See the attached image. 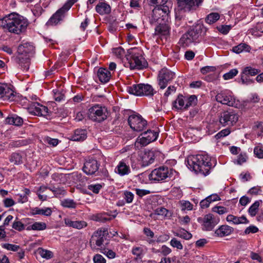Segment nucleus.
<instances>
[{
    "mask_svg": "<svg viewBox=\"0 0 263 263\" xmlns=\"http://www.w3.org/2000/svg\"><path fill=\"white\" fill-rule=\"evenodd\" d=\"M155 159L154 152L152 151L146 152L142 157V165L147 166L153 163Z\"/></svg>",
    "mask_w": 263,
    "mask_h": 263,
    "instance_id": "obj_25",
    "label": "nucleus"
},
{
    "mask_svg": "<svg viewBox=\"0 0 263 263\" xmlns=\"http://www.w3.org/2000/svg\"><path fill=\"white\" fill-rule=\"evenodd\" d=\"M200 221L203 223L202 229L205 231L212 230L219 222V220L211 214L205 215L203 218H199L198 221L200 222Z\"/></svg>",
    "mask_w": 263,
    "mask_h": 263,
    "instance_id": "obj_13",
    "label": "nucleus"
},
{
    "mask_svg": "<svg viewBox=\"0 0 263 263\" xmlns=\"http://www.w3.org/2000/svg\"><path fill=\"white\" fill-rule=\"evenodd\" d=\"M32 230L41 231L46 228V224L44 222H35L32 224Z\"/></svg>",
    "mask_w": 263,
    "mask_h": 263,
    "instance_id": "obj_45",
    "label": "nucleus"
},
{
    "mask_svg": "<svg viewBox=\"0 0 263 263\" xmlns=\"http://www.w3.org/2000/svg\"><path fill=\"white\" fill-rule=\"evenodd\" d=\"M94 263H106L105 258L99 254H96L93 257Z\"/></svg>",
    "mask_w": 263,
    "mask_h": 263,
    "instance_id": "obj_54",
    "label": "nucleus"
},
{
    "mask_svg": "<svg viewBox=\"0 0 263 263\" xmlns=\"http://www.w3.org/2000/svg\"><path fill=\"white\" fill-rule=\"evenodd\" d=\"M226 219L227 221L230 222H231L235 224H247L249 222V221L245 216L237 217L233 215H229Z\"/></svg>",
    "mask_w": 263,
    "mask_h": 263,
    "instance_id": "obj_26",
    "label": "nucleus"
},
{
    "mask_svg": "<svg viewBox=\"0 0 263 263\" xmlns=\"http://www.w3.org/2000/svg\"><path fill=\"white\" fill-rule=\"evenodd\" d=\"M2 246L4 249L13 251H17L20 248L19 246L10 243H4L2 245Z\"/></svg>",
    "mask_w": 263,
    "mask_h": 263,
    "instance_id": "obj_48",
    "label": "nucleus"
},
{
    "mask_svg": "<svg viewBox=\"0 0 263 263\" xmlns=\"http://www.w3.org/2000/svg\"><path fill=\"white\" fill-rule=\"evenodd\" d=\"M170 245L174 248H176L177 249L182 250L183 246L181 242L178 240L176 238H173L170 241Z\"/></svg>",
    "mask_w": 263,
    "mask_h": 263,
    "instance_id": "obj_49",
    "label": "nucleus"
},
{
    "mask_svg": "<svg viewBox=\"0 0 263 263\" xmlns=\"http://www.w3.org/2000/svg\"><path fill=\"white\" fill-rule=\"evenodd\" d=\"M102 187V185L100 184H90L88 186V189L95 194L99 193Z\"/></svg>",
    "mask_w": 263,
    "mask_h": 263,
    "instance_id": "obj_50",
    "label": "nucleus"
},
{
    "mask_svg": "<svg viewBox=\"0 0 263 263\" xmlns=\"http://www.w3.org/2000/svg\"><path fill=\"white\" fill-rule=\"evenodd\" d=\"M115 172L121 176L128 175L130 173L129 166L126 164L125 160H122L116 166Z\"/></svg>",
    "mask_w": 263,
    "mask_h": 263,
    "instance_id": "obj_20",
    "label": "nucleus"
},
{
    "mask_svg": "<svg viewBox=\"0 0 263 263\" xmlns=\"http://www.w3.org/2000/svg\"><path fill=\"white\" fill-rule=\"evenodd\" d=\"M197 102V97L195 95H192L187 99L186 104L184 107V109H187L189 107L194 106Z\"/></svg>",
    "mask_w": 263,
    "mask_h": 263,
    "instance_id": "obj_43",
    "label": "nucleus"
},
{
    "mask_svg": "<svg viewBox=\"0 0 263 263\" xmlns=\"http://www.w3.org/2000/svg\"><path fill=\"white\" fill-rule=\"evenodd\" d=\"M168 212V210L165 208L160 207L155 210V214L160 216H166Z\"/></svg>",
    "mask_w": 263,
    "mask_h": 263,
    "instance_id": "obj_51",
    "label": "nucleus"
},
{
    "mask_svg": "<svg viewBox=\"0 0 263 263\" xmlns=\"http://www.w3.org/2000/svg\"><path fill=\"white\" fill-rule=\"evenodd\" d=\"M114 53L118 57H121L125 53V51L122 47H118L113 49Z\"/></svg>",
    "mask_w": 263,
    "mask_h": 263,
    "instance_id": "obj_59",
    "label": "nucleus"
},
{
    "mask_svg": "<svg viewBox=\"0 0 263 263\" xmlns=\"http://www.w3.org/2000/svg\"><path fill=\"white\" fill-rule=\"evenodd\" d=\"M260 71L257 69L251 67H246L244 68L242 73L246 76H254L257 74Z\"/></svg>",
    "mask_w": 263,
    "mask_h": 263,
    "instance_id": "obj_41",
    "label": "nucleus"
},
{
    "mask_svg": "<svg viewBox=\"0 0 263 263\" xmlns=\"http://www.w3.org/2000/svg\"><path fill=\"white\" fill-rule=\"evenodd\" d=\"M216 69V68L214 66H207L201 68L200 71L202 74H205L210 72H214Z\"/></svg>",
    "mask_w": 263,
    "mask_h": 263,
    "instance_id": "obj_58",
    "label": "nucleus"
},
{
    "mask_svg": "<svg viewBox=\"0 0 263 263\" xmlns=\"http://www.w3.org/2000/svg\"><path fill=\"white\" fill-rule=\"evenodd\" d=\"M48 189L54 193L56 197H60L61 195L64 196L66 193L63 187H49Z\"/></svg>",
    "mask_w": 263,
    "mask_h": 263,
    "instance_id": "obj_42",
    "label": "nucleus"
},
{
    "mask_svg": "<svg viewBox=\"0 0 263 263\" xmlns=\"http://www.w3.org/2000/svg\"><path fill=\"white\" fill-rule=\"evenodd\" d=\"M251 49V47L249 45L246 43H240L237 46H235L233 47V52L236 53H240L242 51L249 52Z\"/></svg>",
    "mask_w": 263,
    "mask_h": 263,
    "instance_id": "obj_31",
    "label": "nucleus"
},
{
    "mask_svg": "<svg viewBox=\"0 0 263 263\" xmlns=\"http://www.w3.org/2000/svg\"><path fill=\"white\" fill-rule=\"evenodd\" d=\"M92 219L98 222H105L107 221H110L111 218L107 217L105 213H99L92 215Z\"/></svg>",
    "mask_w": 263,
    "mask_h": 263,
    "instance_id": "obj_33",
    "label": "nucleus"
},
{
    "mask_svg": "<svg viewBox=\"0 0 263 263\" xmlns=\"http://www.w3.org/2000/svg\"><path fill=\"white\" fill-rule=\"evenodd\" d=\"M109 114L107 108L96 105L88 109V117L93 121L100 123L106 120Z\"/></svg>",
    "mask_w": 263,
    "mask_h": 263,
    "instance_id": "obj_6",
    "label": "nucleus"
},
{
    "mask_svg": "<svg viewBox=\"0 0 263 263\" xmlns=\"http://www.w3.org/2000/svg\"><path fill=\"white\" fill-rule=\"evenodd\" d=\"M230 130L229 128H227L224 129H222L218 133H217L215 137L217 140L220 139V138L226 137L230 134Z\"/></svg>",
    "mask_w": 263,
    "mask_h": 263,
    "instance_id": "obj_47",
    "label": "nucleus"
},
{
    "mask_svg": "<svg viewBox=\"0 0 263 263\" xmlns=\"http://www.w3.org/2000/svg\"><path fill=\"white\" fill-rule=\"evenodd\" d=\"M108 235L107 229H100L93 233L90 243L91 244L92 241H95L96 245L98 247H101L104 241V238Z\"/></svg>",
    "mask_w": 263,
    "mask_h": 263,
    "instance_id": "obj_15",
    "label": "nucleus"
},
{
    "mask_svg": "<svg viewBox=\"0 0 263 263\" xmlns=\"http://www.w3.org/2000/svg\"><path fill=\"white\" fill-rule=\"evenodd\" d=\"M87 226V223L84 221H74L73 228L81 229Z\"/></svg>",
    "mask_w": 263,
    "mask_h": 263,
    "instance_id": "obj_56",
    "label": "nucleus"
},
{
    "mask_svg": "<svg viewBox=\"0 0 263 263\" xmlns=\"http://www.w3.org/2000/svg\"><path fill=\"white\" fill-rule=\"evenodd\" d=\"M158 136L156 132L151 130H147L141 134L136 141V144H140L142 146H146L151 142L155 141Z\"/></svg>",
    "mask_w": 263,
    "mask_h": 263,
    "instance_id": "obj_11",
    "label": "nucleus"
},
{
    "mask_svg": "<svg viewBox=\"0 0 263 263\" xmlns=\"http://www.w3.org/2000/svg\"><path fill=\"white\" fill-rule=\"evenodd\" d=\"M6 92H5V95L3 97V98H4V99H7L11 102L14 101L15 98V95L14 94V91L8 87L7 88H6Z\"/></svg>",
    "mask_w": 263,
    "mask_h": 263,
    "instance_id": "obj_39",
    "label": "nucleus"
},
{
    "mask_svg": "<svg viewBox=\"0 0 263 263\" xmlns=\"http://www.w3.org/2000/svg\"><path fill=\"white\" fill-rule=\"evenodd\" d=\"M181 206L182 210H191L193 208V205L188 201H181Z\"/></svg>",
    "mask_w": 263,
    "mask_h": 263,
    "instance_id": "obj_57",
    "label": "nucleus"
},
{
    "mask_svg": "<svg viewBox=\"0 0 263 263\" xmlns=\"http://www.w3.org/2000/svg\"><path fill=\"white\" fill-rule=\"evenodd\" d=\"M16 62L20 65L24 71H28L30 65V58L29 57L17 56L16 58Z\"/></svg>",
    "mask_w": 263,
    "mask_h": 263,
    "instance_id": "obj_27",
    "label": "nucleus"
},
{
    "mask_svg": "<svg viewBox=\"0 0 263 263\" xmlns=\"http://www.w3.org/2000/svg\"><path fill=\"white\" fill-rule=\"evenodd\" d=\"M233 228L228 225H222L215 231V234L219 237H224L231 234L233 231Z\"/></svg>",
    "mask_w": 263,
    "mask_h": 263,
    "instance_id": "obj_24",
    "label": "nucleus"
},
{
    "mask_svg": "<svg viewBox=\"0 0 263 263\" xmlns=\"http://www.w3.org/2000/svg\"><path fill=\"white\" fill-rule=\"evenodd\" d=\"M254 153L257 158L259 159L263 158V147L256 146L254 149Z\"/></svg>",
    "mask_w": 263,
    "mask_h": 263,
    "instance_id": "obj_52",
    "label": "nucleus"
},
{
    "mask_svg": "<svg viewBox=\"0 0 263 263\" xmlns=\"http://www.w3.org/2000/svg\"><path fill=\"white\" fill-rule=\"evenodd\" d=\"M174 234L176 236L183 238L185 240H189L192 237V234L184 229H180L174 232Z\"/></svg>",
    "mask_w": 263,
    "mask_h": 263,
    "instance_id": "obj_32",
    "label": "nucleus"
},
{
    "mask_svg": "<svg viewBox=\"0 0 263 263\" xmlns=\"http://www.w3.org/2000/svg\"><path fill=\"white\" fill-rule=\"evenodd\" d=\"M126 90L130 94L137 96H153L156 92L151 85L140 83L127 87Z\"/></svg>",
    "mask_w": 263,
    "mask_h": 263,
    "instance_id": "obj_5",
    "label": "nucleus"
},
{
    "mask_svg": "<svg viewBox=\"0 0 263 263\" xmlns=\"http://www.w3.org/2000/svg\"><path fill=\"white\" fill-rule=\"evenodd\" d=\"M216 164V160L212 159L207 154L192 156L187 159V165L190 170L204 176L209 174L212 167L215 166Z\"/></svg>",
    "mask_w": 263,
    "mask_h": 263,
    "instance_id": "obj_1",
    "label": "nucleus"
},
{
    "mask_svg": "<svg viewBox=\"0 0 263 263\" xmlns=\"http://www.w3.org/2000/svg\"><path fill=\"white\" fill-rule=\"evenodd\" d=\"M179 9L185 12L196 9L202 0H177Z\"/></svg>",
    "mask_w": 263,
    "mask_h": 263,
    "instance_id": "obj_12",
    "label": "nucleus"
},
{
    "mask_svg": "<svg viewBox=\"0 0 263 263\" xmlns=\"http://www.w3.org/2000/svg\"><path fill=\"white\" fill-rule=\"evenodd\" d=\"M238 120V115L233 110L222 112L219 117V123L223 126H233Z\"/></svg>",
    "mask_w": 263,
    "mask_h": 263,
    "instance_id": "obj_8",
    "label": "nucleus"
},
{
    "mask_svg": "<svg viewBox=\"0 0 263 263\" xmlns=\"http://www.w3.org/2000/svg\"><path fill=\"white\" fill-rule=\"evenodd\" d=\"M98 77L102 83L108 82L111 77V73L106 68H100L97 72Z\"/></svg>",
    "mask_w": 263,
    "mask_h": 263,
    "instance_id": "obj_22",
    "label": "nucleus"
},
{
    "mask_svg": "<svg viewBox=\"0 0 263 263\" xmlns=\"http://www.w3.org/2000/svg\"><path fill=\"white\" fill-rule=\"evenodd\" d=\"M52 213V211L49 208H46L45 209H39L38 208H35L32 210V214L33 215L35 214H40L45 215L46 216H49L51 215Z\"/></svg>",
    "mask_w": 263,
    "mask_h": 263,
    "instance_id": "obj_34",
    "label": "nucleus"
},
{
    "mask_svg": "<svg viewBox=\"0 0 263 263\" xmlns=\"http://www.w3.org/2000/svg\"><path fill=\"white\" fill-rule=\"evenodd\" d=\"M65 96L63 93L60 91L54 92V98L57 102H60L64 99Z\"/></svg>",
    "mask_w": 263,
    "mask_h": 263,
    "instance_id": "obj_64",
    "label": "nucleus"
},
{
    "mask_svg": "<svg viewBox=\"0 0 263 263\" xmlns=\"http://www.w3.org/2000/svg\"><path fill=\"white\" fill-rule=\"evenodd\" d=\"M128 53L129 54L126 55V67H129L131 69H142L147 66V63L140 52L132 49L131 51L128 50Z\"/></svg>",
    "mask_w": 263,
    "mask_h": 263,
    "instance_id": "obj_4",
    "label": "nucleus"
},
{
    "mask_svg": "<svg viewBox=\"0 0 263 263\" xmlns=\"http://www.w3.org/2000/svg\"><path fill=\"white\" fill-rule=\"evenodd\" d=\"M171 175L168 168L166 166H160L158 168L154 169L149 175V178L151 180L155 181H162Z\"/></svg>",
    "mask_w": 263,
    "mask_h": 263,
    "instance_id": "obj_10",
    "label": "nucleus"
},
{
    "mask_svg": "<svg viewBox=\"0 0 263 263\" xmlns=\"http://www.w3.org/2000/svg\"><path fill=\"white\" fill-rule=\"evenodd\" d=\"M259 231L258 228L254 226H250L247 227L245 230L244 233L246 234H249L250 233H256Z\"/></svg>",
    "mask_w": 263,
    "mask_h": 263,
    "instance_id": "obj_55",
    "label": "nucleus"
},
{
    "mask_svg": "<svg viewBox=\"0 0 263 263\" xmlns=\"http://www.w3.org/2000/svg\"><path fill=\"white\" fill-rule=\"evenodd\" d=\"M155 35L160 37H163L166 39V36L169 34L170 29L167 25L165 24H160L155 28Z\"/></svg>",
    "mask_w": 263,
    "mask_h": 263,
    "instance_id": "obj_21",
    "label": "nucleus"
},
{
    "mask_svg": "<svg viewBox=\"0 0 263 263\" xmlns=\"http://www.w3.org/2000/svg\"><path fill=\"white\" fill-rule=\"evenodd\" d=\"M86 130L77 129L74 130V134L70 136L69 139L74 141H82L86 139Z\"/></svg>",
    "mask_w": 263,
    "mask_h": 263,
    "instance_id": "obj_23",
    "label": "nucleus"
},
{
    "mask_svg": "<svg viewBox=\"0 0 263 263\" xmlns=\"http://www.w3.org/2000/svg\"><path fill=\"white\" fill-rule=\"evenodd\" d=\"M96 11L101 15L109 14L111 11L110 6L104 2H99L96 7Z\"/></svg>",
    "mask_w": 263,
    "mask_h": 263,
    "instance_id": "obj_28",
    "label": "nucleus"
},
{
    "mask_svg": "<svg viewBox=\"0 0 263 263\" xmlns=\"http://www.w3.org/2000/svg\"><path fill=\"white\" fill-rule=\"evenodd\" d=\"M207 31L203 24L198 23L192 27L186 33L184 34L179 41L180 44L183 47L189 46L192 43L199 42Z\"/></svg>",
    "mask_w": 263,
    "mask_h": 263,
    "instance_id": "obj_2",
    "label": "nucleus"
},
{
    "mask_svg": "<svg viewBox=\"0 0 263 263\" xmlns=\"http://www.w3.org/2000/svg\"><path fill=\"white\" fill-rule=\"evenodd\" d=\"M216 100L218 102L230 106H234L235 99L231 95L227 94L225 91H221L216 96Z\"/></svg>",
    "mask_w": 263,
    "mask_h": 263,
    "instance_id": "obj_17",
    "label": "nucleus"
},
{
    "mask_svg": "<svg viewBox=\"0 0 263 263\" xmlns=\"http://www.w3.org/2000/svg\"><path fill=\"white\" fill-rule=\"evenodd\" d=\"M124 199L127 203H131L134 198V194L130 192H125L124 193Z\"/></svg>",
    "mask_w": 263,
    "mask_h": 263,
    "instance_id": "obj_61",
    "label": "nucleus"
},
{
    "mask_svg": "<svg viewBox=\"0 0 263 263\" xmlns=\"http://www.w3.org/2000/svg\"><path fill=\"white\" fill-rule=\"evenodd\" d=\"M61 204L62 206L67 208H75L77 203L73 199H65L61 201Z\"/></svg>",
    "mask_w": 263,
    "mask_h": 263,
    "instance_id": "obj_38",
    "label": "nucleus"
},
{
    "mask_svg": "<svg viewBox=\"0 0 263 263\" xmlns=\"http://www.w3.org/2000/svg\"><path fill=\"white\" fill-rule=\"evenodd\" d=\"M183 97L182 95H179L177 99L174 102V106L178 109H181L185 106Z\"/></svg>",
    "mask_w": 263,
    "mask_h": 263,
    "instance_id": "obj_40",
    "label": "nucleus"
},
{
    "mask_svg": "<svg viewBox=\"0 0 263 263\" xmlns=\"http://www.w3.org/2000/svg\"><path fill=\"white\" fill-rule=\"evenodd\" d=\"M128 122L130 128L134 131L141 132L147 125V121L139 115H132L129 116Z\"/></svg>",
    "mask_w": 263,
    "mask_h": 263,
    "instance_id": "obj_7",
    "label": "nucleus"
},
{
    "mask_svg": "<svg viewBox=\"0 0 263 263\" xmlns=\"http://www.w3.org/2000/svg\"><path fill=\"white\" fill-rule=\"evenodd\" d=\"M159 252L164 256H166L171 253L172 250L168 247L163 245L162 246Z\"/></svg>",
    "mask_w": 263,
    "mask_h": 263,
    "instance_id": "obj_62",
    "label": "nucleus"
},
{
    "mask_svg": "<svg viewBox=\"0 0 263 263\" xmlns=\"http://www.w3.org/2000/svg\"><path fill=\"white\" fill-rule=\"evenodd\" d=\"M175 76V73L167 68H162L159 71L157 80L160 89H163L167 84L172 81Z\"/></svg>",
    "mask_w": 263,
    "mask_h": 263,
    "instance_id": "obj_9",
    "label": "nucleus"
},
{
    "mask_svg": "<svg viewBox=\"0 0 263 263\" xmlns=\"http://www.w3.org/2000/svg\"><path fill=\"white\" fill-rule=\"evenodd\" d=\"M39 254L42 258L49 259L53 257V254L51 251L39 248L37 250Z\"/></svg>",
    "mask_w": 263,
    "mask_h": 263,
    "instance_id": "obj_36",
    "label": "nucleus"
},
{
    "mask_svg": "<svg viewBox=\"0 0 263 263\" xmlns=\"http://www.w3.org/2000/svg\"><path fill=\"white\" fill-rule=\"evenodd\" d=\"M99 166L96 160L90 159L84 163L83 171L88 175H93L98 170Z\"/></svg>",
    "mask_w": 263,
    "mask_h": 263,
    "instance_id": "obj_16",
    "label": "nucleus"
},
{
    "mask_svg": "<svg viewBox=\"0 0 263 263\" xmlns=\"http://www.w3.org/2000/svg\"><path fill=\"white\" fill-rule=\"evenodd\" d=\"M34 52V47L30 43H23L17 48L18 56L29 57L30 58Z\"/></svg>",
    "mask_w": 263,
    "mask_h": 263,
    "instance_id": "obj_14",
    "label": "nucleus"
},
{
    "mask_svg": "<svg viewBox=\"0 0 263 263\" xmlns=\"http://www.w3.org/2000/svg\"><path fill=\"white\" fill-rule=\"evenodd\" d=\"M231 28V26L230 25H221L217 27L218 31L223 34H227Z\"/></svg>",
    "mask_w": 263,
    "mask_h": 263,
    "instance_id": "obj_53",
    "label": "nucleus"
},
{
    "mask_svg": "<svg viewBox=\"0 0 263 263\" xmlns=\"http://www.w3.org/2000/svg\"><path fill=\"white\" fill-rule=\"evenodd\" d=\"M31 112L35 115L39 116H44L47 118V116L49 115V109L47 107L41 105L38 103H35L32 105Z\"/></svg>",
    "mask_w": 263,
    "mask_h": 263,
    "instance_id": "obj_19",
    "label": "nucleus"
},
{
    "mask_svg": "<svg viewBox=\"0 0 263 263\" xmlns=\"http://www.w3.org/2000/svg\"><path fill=\"white\" fill-rule=\"evenodd\" d=\"M12 228L18 231H22L25 229L24 224L21 221L15 220L12 226Z\"/></svg>",
    "mask_w": 263,
    "mask_h": 263,
    "instance_id": "obj_46",
    "label": "nucleus"
},
{
    "mask_svg": "<svg viewBox=\"0 0 263 263\" xmlns=\"http://www.w3.org/2000/svg\"><path fill=\"white\" fill-rule=\"evenodd\" d=\"M23 156L21 153H13L9 157V161L14 165H19L23 163Z\"/></svg>",
    "mask_w": 263,
    "mask_h": 263,
    "instance_id": "obj_29",
    "label": "nucleus"
},
{
    "mask_svg": "<svg viewBox=\"0 0 263 263\" xmlns=\"http://www.w3.org/2000/svg\"><path fill=\"white\" fill-rule=\"evenodd\" d=\"M262 202L261 200L256 201L249 209L248 213L252 216H255L258 211V208L260 203Z\"/></svg>",
    "mask_w": 263,
    "mask_h": 263,
    "instance_id": "obj_35",
    "label": "nucleus"
},
{
    "mask_svg": "<svg viewBox=\"0 0 263 263\" xmlns=\"http://www.w3.org/2000/svg\"><path fill=\"white\" fill-rule=\"evenodd\" d=\"M28 25L27 20L16 13L8 15L7 30L11 33L19 34L25 31Z\"/></svg>",
    "mask_w": 263,
    "mask_h": 263,
    "instance_id": "obj_3",
    "label": "nucleus"
},
{
    "mask_svg": "<svg viewBox=\"0 0 263 263\" xmlns=\"http://www.w3.org/2000/svg\"><path fill=\"white\" fill-rule=\"evenodd\" d=\"M220 18L218 13H211L205 18V22L209 24H212L218 21Z\"/></svg>",
    "mask_w": 263,
    "mask_h": 263,
    "instance_id": "obj_37",
    "label": "nucleus"
},
{
    "mask_svg": "<svg viewBox=\"0 0 263 263\" xmlns=\"http://www.w3.org/2000/svg\"><path fill=\"white\" fill-rule=\"evenodd\" d=\"M66 11L62 7L59 9L47 22V26H53L57 25L63 21L65 16Z\"/></svg>",
    "mask_w": 263,
    "mask_h": 263,
    "instance_id": "obj_18",
    "label": "nucleus"
},
{
    "mask_svg": "<svg viewBox=\"0 0 263 263\" xmlns=\"http://www.w3.org/2000/svg\"><path fill=\"white\" fill-rule=\"evenodd\" d=\"M6 122L9 124L20 126L22 124L23 120L20 117L16 115H12L11 116L8 117L6 119Z\"/></svg>",
    "mask_w": 263,
    "mask_h": 263,
    "instance_id": "obj_30",
    "label": "nucleus"
},
{
    "mask_svg": "<svg viewBox=\"0 0 263 263\" xmlns=\"http://www.w3.org/2000/svg\"><path fill=\"white\" fill-rule=\"evenodd\" d=\"M77 1L78 0H68L67 2L64 4L62 8L67 12L71 6Z\"/></svg>",
    "mask_w": 263,
    "mask_h": 263,
    "instance_id": "obj_60",
    "label": "nucleus"
},
{
    "mask_svg": "<svg viewBox=\"0 0 263 263\" xmlns=\"http://www.w3.org/2000/svg\"><path fill=\"white\" fill-rule=\"evenodd\" d=\"M238 71L237 69H232L230 70L228 72L225 73L223 76V78L224 80H229L234 78L237 74Z\"/></svg>",
    "mask_w": 263,
    "mask_h": 263,
    "instance_id": "obj_44",
    "label": "nucleus"
},
{
    "mask_svg": "<svg viewBox=\"0 0 263 263\" xmlns=\"http://www.w3.org/2000/svg\"><path fill=\"white\" fill-rule=\"evenodd\" d=\"M3 202L4 205L7 208L11 207L15 204V201L12 198H9L5 199Z\"/></svg>",
    "mask_w": 263,
    "mask_h": 263,
    "instance_id": "obj_63",
    "label": "nucleus"
}]
</instances>
